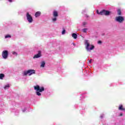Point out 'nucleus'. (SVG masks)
Here are the masks:
<instances>
[{
  "instance_id": "f257e3e1",
  "label": "nucleus",
  "mask_w": 125,
  "mask_h": 125,
  "mask_svg": "<svg viewBox=\"0 0 125 125\" xmlns=\"http://www.w3.org/2000/svg\"><path fill=\"white\" fill-rule=\"evenodd\" d=\"M34 89L35 90H36V93L37 95H38V96H41V95H42V94L41 93V92H42V91H44V87H41L39 85L35 86Z\"/></svg>"
},
{
  "instance_id": "f03ea898",
  "label": "nucleus",
  "mask_w": 125,
  "mask_h": 125,
  "mask_svg": "<svg viewBox=\"0 0 125 125\" xmlns=\"http://www.w3.org/2000/svg\"><path fill=\"white\" fill-rule=\"evenodd\" d=\"M84 44L86 45L85 49L87 51H90V50H92V49L95 48L94 45H90V44H89V42H88V40L85 41Z\"/></svg>"
},
{
  "instance_id": "7ed1b4c3",
  "label": "nucleus",
  "mask_w": 125,
  "mask_h": 125,
  "mask_svg": "<svg viewBox=\"0 0 125 125\" xmlns=\"http://www.w3.org/2000/svg\"><path fill=\"white\" fill-rule=\"evenodd\" d=\"M28 74V76H32L33 74H36V70L34 69H29L26 71H24V76H27Z\"/></svg>"
},
{
  "instance_id": "20e7f679",
  "label": "nucleus",
  "mask_w": 125,
  "mask_h": 125,
  "mask_svg": "<svg viewBox=\"0 0 125 125\" xmlns=\"http://www.w3.org/2000/svg\"><path fill=\"white\" fill-rule=\"evenodd\" d=\"M115 21L118 23H123L125 21V18L123 16H119L115 18Z\"/></svg>"
},
{
  "instance_id": "39448f33",
  "label": "nucleus",
  "mask_w": 125,
  "mask_h": 125,
  "mask_svg": "<svg viewBox=\"0 0 125 125\" xmlns=\"http://www.w3.org/2000/svg\"><path fill=\"white\" fill-rule=\"evenodd\" d=\"M26 18L29 23H32L33 22V17L28 12L26 13Z\"/></svg>"
},
{
  "instance_id": "423d86ee",
  "label": "nucleus",
  "mask_w": 125,
  "mask_h": 125,
  "mask_svg": "<svg viewBox=\"0 0 125 125\" xmlns=\"http://www.w3.org/2000/svg\"><path fill=\"white\" fill-rule=\"evenodd\" d=\"M2 56L4 59H7V57H8V51H3L2 52Z\"/></svg>"
},
{
  "instance_id": "0eeeda50",
  "label": "nucleus",
  "mask_w": 125,
  "mask_h": 125,
  "mask_svg": "<svg viewBox=\"0 0 125 125\" xmlns=\"http://www.w3.org/2000/svg\"><path fill=\"white\" fill-rule=\"evenodd\" d=\"M100 13L101 15H105L107 16L108 15H110V13H111L110 11L103 10L102 11H100Z\"/></svg>"
},
{
  "instance_id": "6e6552de",
  "label": "nucleus",
  "mask_w": 125,
  "mask_h": 125,
  "mask_svg": "<svg viewBox=\"0 0 125 125\" xmlns=\"http://www.w3.org/2000/svg\"><path fill=\"white\" fill-rule=\"evenodd\" d=\"M41 56H42V54H41L40 52H39L37 54L34 55V56L33 57V59H35L36 58H40Z\"/></svg>"
},
{
  "instance_id": "1a4fd4ad",
  "label": "nucleus",
  "mask_w": 125,
  "mask_h": 125,
  "mask_svg": "<svg viewBox=\"0 0 125 125\" xmlns=\"http://www.w3.org/2000/svg\"><path fill=\"white\" fill-rule=\"evenodd\" d=\"M53 16L55 18L58 17V12L57 11H54L53 13Z\"/></svg>"
},
{
  "instance_id": "9d476101",
  "label": "nucleus",
  "mask_w": 125,
  "mask_h": 125,
  "mask_svg": "<svg viewBox=\"0 0 125 125\" xmlns=\"http://www.w3.org/2000/svg\"><path fill=\"white\" fill-rule=\"evenodd\" d=\"M119 110H120L121 111H125V108H123V105H120L119 107Z\"/></svg>"
},
{
  "instance_id": "9b49d317",
  "label": "nucleus",
  "mask_w": 125,
  "mask_h": 125,
  "mask_svg": "<svg viewBox=\"0 0 125 125\" xmlns=\"http://www.w3.org/2000/svg\"><path fill=\"white\" fill-rule=\"evenodd\" d=\"M72 37L74 39V40H76L78 38V35H77V34L76 33H73L72 34Z\"/></svg>"
},
{
  "instance_id": "f8f14e48",
  "label": "nucleus",
  "mask_w": 125,
  "mask_h": 125,
  "mask_svg": "<svg viewBox=\"0 0 125 125\" xmlns=\"http://www.w3.org/2000/svg\"><path fill=\"white\" fill-rule=\"evenodd\" d=\"M117 14L119 16H121V15H122V11L121 10V9H118L117 10Z\"/></svg>"
},
{
  "instance_id": "ddd939ff",
  "label": "nucleus",
  "mask_w": 125,
  "mask_h": 125,
  "mask_svg": "<svg viewBox=\"0 0 125 125\" xmlns=\"http://www.w3.org/2000/svg\"><path fill=\"white\" fill-rule=\"evenodd\" d=\"M41 14V12H37L35 14V17H39V16H40Z\"/></svg>"
},
{
  "instance_id": "4468645a",
  "label": "nucleus",
  "mask_w": 125,
  "mask_h": 125,
  "mask_svg": "<svg viewBox=\"0 0 125 125\" xmlns=\"http://www.w3.org/2000/svg\"><path fill=\"white\" fill-rule=\"evenodd\" d=\"M45 65V62H42L41 63V67L42 68H44Z\"/></svg>"
},
{
  "instance_id": "2eb2a0df",
  "label": "nucleus",
  "mask_w": 125,
  "mask_h": 125,
  "mask_svg": "<svg viewBox=\"0 0 125 125\" xmlns=\"http://www.w3.org/2000/svg\"><path fill=\"white\" fill-rule=\"evenodd\" d=\"M4 77V74H0V80H3Z\"/></svg>"
},
{
  "instance_id": "dca6fc26",
  "label": "nucleus",
  "mask_w": 125,
  "mask_h": 125,
  "mask_svg": "<svg viewBox=\"0 0 125 125\" xmlns=\"http://www.w3.org/2000/svg\"><path fill=\"white\" fill-rule=\"evenodd\" d=\"M10 86H9V84H7L6 85H5V86L4 87V89H7L8 88H9Z\"/></svg>"
},
{
  "instance_id": "f3484780",
  "label": "nucleus",
  "mask_w": 125,
  "mask_h": 125,
  "mask_svg": "<svg viewBox=\"0 0 125 125\" xmlns=\"http://www.w3.org/2000/svg\"><path fill=\"white\" fill-rule=\"evenodd\" d=\"M83 33H86V31H87V28H83L82 30Z\"/></svg>"
},
{
  "instance_id": "a211bd4d",
  "label": "nucleus",
  "mask_w": 125,
  "mask_h": 125,
  "mask_svg": "<svg viewBox=\"0 0 125 125\" xmlns=\"http://www.w3.org/2000/svg\"><path fill=\"white\" fill-rule=\"evenodd\" d=\"M65 33H66V30L63 29L62 32V35H65Z\"/></svg>"
},
{
  "instance_id": "6ab92c4d",
  "label": "nucleus",
  "mask_w": 125,
  "mask_h": 125,
  "mask_svg": "<svg viewBox=\"0 0 125 125\" xmlns=\"http://www.w3.org/2000/svg\"><path fill=\"white\" fill-rule=\"evenodd\" d=\"M8 38H11V36L10 35H6L5 36V39H7Z\"/></svg>"
},
{
  "instance_id": "aec40b11",
  "label": "nucleus",
  "mask_w": 125,
  "mask_h": 125,
  "mask_svg": "<svg viewBox=\"0 0 125 125\" xmlns=\"http://www.w3.org/2000/svg\"><path fill=\"white\" fill-rule=\"evenodd\" d=\"M57 20V19L56 18L52 19V21H53V22H55V21H56Z\"/></svg>"
},
{
  "instance_id": "412c9836",
  "label": "nucleus",
  "mask_w": 125,
  "mask_h": 125,
  "mask_svg": "<svg viewBox=\"0 0 125 125\" xmlns=\"http://www.w3.org/2000/svg\"><path fill=\"white\" fill-rule=\"evenodd\" d=\"M83 26H85V25H87V22H83Z\"/></svg>"
},
{
  "instance_id": "4be33fe9",
  "label": "nucleus",
  "mask_w": 125,
  "mask_h": 125,
  "mask_svg": "<svg viewBox=\"0 0 125 125\" xmlns=\"http://www.w3.org/2000/svg\"><path fill=\"white\" fill-rule=\"evenodd\" d=\"M101 43H102V42L101 41H98V44H101Z\"/></svg>"
},
{
  "instance_id": "5701e85b",
  "label": "nucleus",
  "mask_w": 125,
  "mask_h": 125,
  "mask_svg": "<svg viewBox=\"0 0 125 125\" xmlns=\"http://www.w3.org/2000/svg\"><path fill=\"white\" fill-rule=\"evenodd\" d=\"M12 54H16V56H17V55H18V54L16 53V52H12Z\"/></svg>"
},
{
  "instance_id": "b1692460",
  "label": "nucleus",
  "mask_w": 125,
  "mask_h": 125,
  "mask_svg": "<svg viewBox=\"0 0 125 125\" xmlns=\"http://www.w3.org/2000/svg\"><path fill=\"white\" fill-rule=\"evenodd\" d=\"M97 14H99L100 15H101V14L100 13V12H99V11H98V10H97Z\"/></svg>"
},
{
  "instance_id": "393cba45",
  "label": "nucleus",
  "mask_w": 125,
  "mask_h": 125,
  "mask_svg": "<svg viewBox=\"0 0 125 125\" xmlns=\"http://www.w3.org/2000/svg\"><path fill=\"white\" fill-rule=\"evenodd\" d=\"M85 17H86V18H88V17H89L88 15H87V14H85Z\"/></svg>"
},
{
  "instance_id": "a878e982",
  "label": "nucleus",
  "mask_w": 125,
  "mask_h": 125,
  "mask_svg": "<svg viewBox=\"0 0 125 125\" xmlns=\"http://www.w3.org/2000/svg\"><path fill=\"white\" fill-rule=\"evenodd\" d=\"M8 1H9V2H12V0H8Z\"/></svg>"
},
{
  "instance_id": "bb28decb",
  "label": "nucleus",
  "mask_w": 125,
  "mask_h": 125,
  "mask_svg": "<svg viewBox=\"0 0 125 125\" xmlns=\"http://www.w3.org/2000/svg\"><path fill=\"white\" fill-rule=\"evenodd\" d=\"M73 44L74 46H76V44L75 43H73Z\"/></svg>"
},
{
  "instance_id": "cd10ccee",
  "label": "nucleus",
  "mask_w": 125,
  "mask_h": 125,
  "mask_svg": "<svg viewBox=\"0 0 125 125\" xmlns=\"http://www.w3.org/2000/svg\"><path fill=\"white\" fill-rule=\"evenodd\" d=\"M92 60H91H91H90V61H89V63H91V61H92Z\"/></svg>"
},
{
  "instance_id": "c85d7f7f",
  "label": "nucleus",
  "mask_w": 125,
  "mask_h": 125,
  "mask_svg": "<svg viewBox=\"0 0 125 125\" xmlns=\"http://www.w3.org/2000/svg\"><path fill=\"white\" fill-rule=\"evenodd\" d=\"M84 12H85V10H83V13H84Z\"/></svg>"
},
{
  "instance_id": "c756f323",
  "label": "nucleus",
  "mask_w": 125,
  "mask_h": 125,
  "mask_svg": "<svg viewBox=\"0 0 125 125\" xmlns=\"http://www.w3.org/2000/svg\"><path fill=\"white\" fill-rule=\"evenodd\" d=\"M102 35V36H105V34L103 33Z\"/></svg>"
},
{
  "instance_id": "7c9ffc66",
  "label": "nucleus",
  "mask_w": 125,
  "mask_h": 125,
  "mask_svg": "<svg viewBox=\"0 0 125 125\" xmlns=\"http://www.w3.org/2000/svg\"><path fill=\"white\" fill-rule=\"evenodd\" d=\"M120 116H123V113H121Z\"/></svg>"
}]
</instances>
